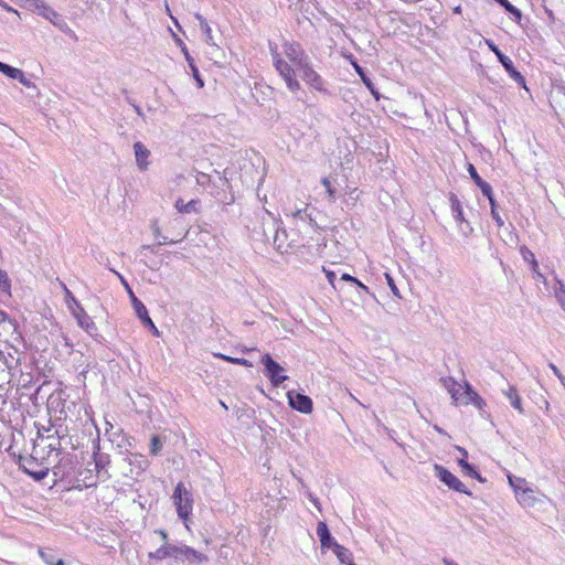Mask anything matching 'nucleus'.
Returning <instances> with one entry per match:
<instances>
[{
  "instance_id": "f257e3e1",
  "label": "nucleus",
  "mask_w": 565,
  "mask_h": 565,
  "mask_svg": "<svg viewBox=\"0 0 565 565\" xmlns=\"http://www.w3.org/2000/svg\"><path fill=\"white\" fill-rule=\"evenodd\" d=\"M270 55L275 70L284 79L288 89L292 93L298 92L300 89V83L296 78L295 68L281 57L277 51V46H270Z\"/></svg>"
},
{
  "instance_id": "f03ea898",
  "label": "nucleus",
  "mask_w": 565,
  "mask_h": 565,
  "mask_svg": "<svg viewBox=\"0 0 565 565\" xmlns=\"http://www.w3.org/2000/svg\"><path fill=\"white\" fill-rule=\"evenodd\" d=\"M173 503L177 508L178 516L182 520H186L193 509L192 493L184 487L182 482H179L172 494Z\"/></svg>"
},
{
  "instance_id": "7ed1b4c3",
  "label": "nucleus",
  "mask_w": 565,
  "mask_h": 565,
  "mask_svg": "<svg viewBox=\"0 0 565 565\" xmlns=\"http://www.w3.org/2000/svg\"><path fill=\"white\" fill-rule=\"evenodd\" d=\"M122 471L126 477L137 479L147 468L148 461L140 454H130L122 460Z\"/></svg>"
},
{
  "instance_id": "20e7f679",
  "label": "nucleus",
  "mask_w": 565,
  "mask_h": 565,
  "mask_svg": "<svg viewBox=\"0 0 565 565\" xmlns=\"http://www.w3.org/2000/svg\"><path fill=\"white\" fill-rule=\"evenodd\" d=\"M486 43H487L488 47L497 55L498 60L500 61V63L502 64L504 70L509 73V75L518 84L525 87V78L519 71H516V68L513 65L512 60L510 57H508L507 55H504L491 40H486Z\"/></svg>"
},
{
  "instance_id": "39448f33",
  "label": "nucleus",
  "mask_w": 565,
  "mask_h": 565,
  "mask_svg": "<svg viewBox=\"0 0 565 565\" xmlns=\"http://www.w3.org/2000/svg\"><path fill=\"white\" fill-rule=\"evenodd\" d=\"M262 362L265 366V376L269 379L274 386H279L288 379V376L284 374L285 369L274 361L270 354H265Z\"/></svg>"
},
{
  "instance_id": "423d86ee",
  "label": "nucleus",
  "mask_w": 565,
  "mask_h": 565,
  "mask_svg": "<svg viewBox=\"0 0 565 565\" xmlns=\"http://www.w3.org/2000/svg\"><path fill=\"white\" fill-rule=\"evenodd\" d=\"M434 470L439 480L443 481L446 486H448V488L457 492L471 495V492L468 491L467 487L449 470L437 463L434 466Z\"/></svg>"
},
{
  "instance_id": "0eeeda50",
  "label": "nucleus",
  "mask_w": 565,
  "mask_h": 565,
  "mask_svg": "<svg viewBox=\"0 0 565 565\" xmlns=\"http://www.w3.org/2000/svg\"><path fill=\"white\" fill-rule=\"evenodd\" d=\"M284 55L297 67H301L309 61L308 55L305 53L302 46L297 42H285L282 44Z\"/></svg>"
},
{
  "instance_id": "6e6552de",
  "label": "nucleus",
  "mask_w": 565,
  "mask_h": 565,
  "mask_svg": "<svg viewBox=\"0 0 565 565\" xmlns=\"http://www.w3.org/2000/svg\"><path fill=\"white\" fill-rule=\"evenodd\" d=\"M300 72L301 78L310 85L313 89L323 92V79L322 77L312 68L310 64V60L305 63L301 67L298 68Z\"/></svg>"
},
{
  "instance_id": "1a4fd4ad",
  "label": "nucleus",
  "mask_w": 565,
  "mask_h": 565,
  "mask_svg": "<svg viewBox=\"0 0 565 565\" xmlns=\"http://www.w3.org/2000/svg\"><path fill=\"white\" fill-rule=\"evenodd\" d=\"M289 405L303 414H310L312 412V401L309 396L289 391L287 393Z\"/></svg>"
},
{
  "instance_id": "9d476101",
  "label": "nucleus",
  "mask_w": 565,
  "mask_h": 565,
  "mask_svg": "<svg viewBox=\"0 0 565 565\" xmlns=\"http://www.w3.org/2000/svg\"><path fill=\"white\" fill-rule=\"evenodd\" d=\"M72 316L76 319L77 324L84 329L89 335L97 334V327L93 319L86 313L85 309L82 306H77Z\"/></svg>"
},
{
  "instance_id": "9b49d317",
  "label": "nucleus",
  "mask_w": 565,
  "mask_h": 565,
  "mask_svg": "<svg viewBox=\"0 0 565 565\" xmlns=\"http://www.w3.org/2000/svg\"><path fill=\"white\" fill-rule=\"evenodd\" d=\"M175 559L189 561L191 563H204L207 561V556L195 551L194 548L181 545L175 547Z\"/></svg>"
},
{
  "instance_id": "f8f14e48",
  "label": "nucleus",
  "mask_w": 565,
  "mask_h": 565,
  "mask_svg": "<svg viewBox=\"0 0 565 565\" xmlns=\"http://www.w3.org/2000/svg\"><path fill=\"white\" fill-rule=\"evenodd\" d=\"M134 152L138 169L140 171H147L150 166V150L141 141H136L134 143Z\"/></svg>"
},
{
  "instance_id": "ddd939ff",
  "label": "nucleus",
  "mask_w": 565,
  "mask_h": 565,
  "mask_svg": "<svg viewBox=\"0 0 565 565\" xmlns=\"http://www.w3.org/2000/svg\"><path fill=\"white\" fill-rule=\"evenodd\" d=\"M317 535L320 540L322 552L328 548H332V551H334V545H340L330 534L328 525L322 521L318 523Z\"/></svg>"
},
{
  "instance_id": "4468645a",
  "label": "nucleus",
  "mask_w": 565,
  "mask_h": 565,
  "mask_svg": "<svg viewBox=\"0 0 565 565\" xmlns=\"http://www.w3.org/2000/svg\"><path fill=\"white\" fill-rule=\"evenodd\" d=\"M19 465L25 473L32 476L35 480H42L47 476V469H33V467L36 466V461L33 457H20Z\"/></svg>"
},
{
  "instance_id": "2eb2a0df",
  "label": "nucleus",
  "mask_w": 565,
  "mask_h": 565,
  "mask_svg": "<svg viewBox=\"0 0 565 565\" xmlns=\"http://www.w3.org/2000/svg\"><path fill=\"white\" fill-rule=\"evenodd\" d=\"M93 459H94L95 469H96V478L95 479H97L102 472L107 473L106 467L109 465L110 460H109L108 455L100 454L99 451L94 452ZM95 483H96V480H92L88 483H86V487L94 486Z\"/></svg>"
},
{
  "instance_id": "dca6fc26",
  "label": "nucleus",
  "mask_w": 565,
  "mask_h": 565,
  "mask_svg": "<svg viewBox=\"0 0 565 565\" xmlns=\"http://www.w3.org/2000/svg\"><path fill=\"white\" fill-rule=\"evenodd\" d=\"M468 172H469L471 179L475 181V183L480 188L483 195H486L487 198H490L493 195L492 186L488 182L483 181L480 178V175L478 174L473 164H471V163L468 164Z\"/></svg>"
},
{
  "instance_id": "f3484780",
  "label": "nucleus",
  "mask_w": 565,
  "mask_h": 565,
  "mask_svg": "<svg viewBox=\"0 0 565 565\" xmlns=\"http://www.w3.org/2000/svg\"><path fill=\"white\" fill-rule=\"evenodd\" d=\"M175 545L163 543L157 551L150 552L148 557L151 559L162 561L167 557L175 558Z\"/></svg>"
},
{
  "instance_id": "a211bd4d",
  "label": "nucleus",
  "mask_w": 565,
  "mask_h": 565,
  "mask_svg": "<svg viewBox=\"0 0 565 565\" xmlns=\"http://www.w3.org/2000/svg\"><path fill=\"white\" fill-rule=\"evenodd\" d=\"M271 231L274 232V245L277 252H287L289 244L286 243L287 233L285 230H279L275 223H271Z\"/></svg>"
},
{
  "instance_id": "6ab92c4d",
  "label": "nucleus",
  "mask_w": 565,
  "mask_h": 565,
  "mask_svg": "<svg viewBox=\"0 0 565 565\" xmlns=\"http://www.w3.org/2000/svg\"><path fill=\"white\" fill-rule=\"evenodd\" d=\"M129 297L137 317L141 320V322H145L147 318H150L146 306L136 297L131 289H129Z\"/></svg>"
},
{
  "instance_id": "aec40b11",
  "label": "nucleus",
  "mask_w": 565,
  "mask_h": 565,
  "mask_svg": "<svg viewBox=\"0 0 565 565\" xmlns=\"http://www.w3.org/2000/svg\"><path fill=\"white\" fill-rule=\"evenodd\" d=\"M443 384L448 391V393L451 395L454 402L458 404L459 401L461 399L459 393L462 390V386L459 383H457L452 377L443 379Z\"/></svg>"
},
{
  "instance_id": "412c9836",
  "label": "nucleus",
  "mask_w": 565,
  "mask_h": 565,
  "mask_svg": "<svg viewBox=\"0 0 565 565\" xmlns=\"http://www.w3.org/2000/svg\"><path fill=\"white\" fill-rule=\"evenodd\" d=\"M503 394L510 401L511 405L520 413L523 414L524 409L522 407L521 397L518 394V391L514 386L509 385L508 390H503Z\"/></svg>"
},
{
  "instance_id": "4be33fe9",
  "label": "nucleus",
  "mask_w": 565,
  "mask_h": 565,
  "mask_svg": "<svg viewBox=\"0 0 565 565\" xmlns=\"http://www.w3.org/2000/svg\"><path fill=\"white\" fill-rule=\"evenodd\" d=\"M461 399L458 404H469V403H479L481 401L480 396L471 388L469 384L466 383L465 387L459 393Z\"/></svg>"
},
{
  "instance_id": "5701e85b",
  "label": "nucleus",
  "mask_w": 565,
  "mask_h": 565,
  "mask_svg": "<svg viewBox=\"0 0 565 565\" xmlns=\"http://www.w3.org/2000/svg\"><path fill=\"white\" fill-rule=\"evenodd\" d=\"M337 558L339 559L341 565H355L353 563L352 553L342 545H334V551Z\"/></svg>"
},
{
  "instance_id": "b1692460",
  "label": "nucleus",
  "mask_w": 565,
  "mask_h": 565,
  "mask_svg": "<svg viewBox=\"0 0 565 565\" xmlns=\"http://www.w3.org/2000/svg\"><path fill=\"white\" fill-rule=\"evenodd\" d=\"M195 19L199 21L200 29L205 36V39H204L205 43L209 45L215 46L216 43L214 42V39L212 35V30H211L207 21L205 20V18H203L200 13H195Z\"/></svg>"
},
{
  "instance_id": "393cba45",
  "label": "nucleus",
  "mask_w": 565,
  "mask_h": 565,
  "mask_svg": "<svg viewBox=\"0 0 565 565\" xmlns=\"http://www.w3.org/2000/svg\"><path fill=\"white\" fill-rule=\"evenodd\" d=\"M533 489H524L522 491L518 490V501L524 507H534L536 503V499L533 495Z\"/></svg>"
},
{
  "instance_id": "a878e982",
  "label": "nucleus",
  "mask_w": 565,
  "mask_h": 565,
  "mask_svg": "<svg viewBox=\"0 0 565 565\" xmlns=\"http://www.w3.org/2000/svg\"><path fill=\"white\" fill-rule=\"evenodd\" d=\"M449 200L455 220L460 223L465 222L463 212L459 199L455 194H451Z\"/></svg>"
},
{
  "instance_id": "bb28decb",
  "label": "nucleus",
  "mask_w": 565,
  "mask_h": 565,
  "mask_svg": "<svg viewBox=\"0 0 565 565\" xmlns=\"http://www.w3.org/2000/svg\"><path fill=\"white\" fill-rule=\"evenodd\" d=\"M199 202L196 200H191L186 203H184L183 200L179 199L177 200L174 206L180 213H191L196 211V205Z\"/></svg>"
},
{
  "instance_id": "cd10ccee",
  "label": "nucleus",
  "mask_w": 565,
  "mask_h": 565,
  "mask_svg": "<svg viewBox=\"0 0 565 565\" xmlns=\"http://www.w3.org/2000/svg\"><path fill=\"white\" fill-rule=\"evenodd\" d=\"M39 554L47 565H65V563L61 558L56 559L53 551L51 550H40Z\"/></svg>"
},
{
  "instance_id": "c85d7f7f",
  "label": "nucleus",
  "mask_w": 565,
  "mask_h": 565,
  "mask_svg": "<svg viewBox=\"0 0 565 565\" xmlns=\"http://www.w3.org/2000/svg\"><path fill=\"white\" fill-rule=\"evenodd\" d=\"M62 288L64 290V294H65V303L67 306V309L73 312V310L77 307V306H82L77 299L74 297V295L72 294V291L66 287L65 284H62Z\"/></svg>"
},
{
  "instance_id": "c756f323",
  "label": "nucleus",
  "mask_w": 565,
  "mask_h": 565,
  "mask_svg": "<svg viewBox=\"0 0 565 565\" xmlns=\"http://www.w3.org/2000/svg\"><path fill=\"white\" fill-rule=\"evenodd\" d=\"M554 295L559 306L565 310V285L562 280L556 278V287L554 288Z\"/></svg>"
},
{
  "instance_id": "7c9ffc66",
  "label": "nucleus",
  "mask_w": 565,
  "mask_h": 565,
  "mask_svg": "<svg viewBox=\"0 0 565 565\" xmlns=\"http://www.w3.org/2000/svg\"><path fill=\"white\" fill-rule=\"evenodd\" d=\"M458 465L462 468L463 472L470 477H473L478 480H482L480 475L476 471V469L468 463L465 458L458 460Z\"/></svg>"
},
{
  "instance_id": "2f4dec72",
  "label": "nucleus",
  "mask_w": 565,
  "mask_h": 565,
  "mask_svg": "<svg viewBox=\"0 0 565 565\" xmlns=\"http://www.w3.org/2000/svg\"><path fill=\"white\" fill-rule=\"evenodd\" d=\"M509 483L513 488V490L515 492V497H518V490L522 491L524 489H530L529 487H526L525 479H522V478L509 477Z\"/></svg>"
},
{
  "instance_id": "473e14b6",
  "label": "nucleus",
  "mask_w": 565,
  "mask_h": 565,
  "mask_svg": "<svg viewBox=\"0 0 565 565\" xmlns=\"http://www.w3.org/2000/svg\"><path fill=\"white\" fill-rule=\"evenodd\" d=\"M0 72L10 78L20 76V68L12 67L6 63L0 62Z\"/></svg>"
},
{
  "instance_id": "72a5a7b5",
  "label": "nucleus",
  "mask_w": 565,
  "mask_h": 565,
  "mask_svg": "<svg viewBox=\"0 0 565 565\" xmlns=\"http://www.w3.org/2000/svg\"><path fill=\"white\" fill-rule=\"evenodd\" d=\"M488 199H489L490 206H491V215H492L493 220L495 221L497 225L499 227H502L504 225V221L502 220V217L500 216V214L497 211V204H495V200H494L493 195Z\"/></svg>"
},
{
  "instance_id": "f704fd0d",
  "label": "nucleus",
  "mask_w": 565,
  "mask_h": 565,
  "mask_svg": "<svg viewBox=\"0 0 565 565\" xmlns=\"http://www.w3.org/2000/svg\"><path fill=\"white\" fill-rule=\"evenodd\" d=\"M216 358H220L222 360L228 361L234 364L245 365V366H252V363L246 359H239V358H231L227 355H224L222 353L214 354Z\"/></svg>"
},
{
  "instance_id": "c9c22d12",
  "label": "nucleus",
  "mask_w": 565,
  "mask_h": 565,
  "mask_svg": "<svg viewBox=\"0 0 565 565\" xmlns=\"http://www.w3.org/2000/svg\"><path fill=\"white\" fill-rule=\"evenodd\" d=\"M353 66H354V70L356 71V73L360 75L363 84L367 88H372V81L369 76H366V74L364 73V70L356 63H353Z\"/></svg>"
},
{
  "instance_id": "e433bc0d",
  "label": "nucleus",
  "mask_w": 565,
  "mask_h": 565,
  "mask_svg": "<svg viewBox=\"0 0 565 565\" xmlns=\"http://www.w3.org/2000/svg\"><path fill=\"white\" fill-rule=\"evenodd\" d=\"M291 215L295 220L299 218L303 222H306V221L312 222V217L310 214H308L307 209H298V210L294 211L291 213Z\"/></svg>"
},
{
  "instance_id": "4c0bfd02",
  "label": "nucleus",
  "mask_w": 565,
  "mask_h": 565,
  "mask_svg": "<svg viewBox=\"0 0 565 565\" xmlns=\"http://www.w3.org/2000/svg\"><path fill=\"white\" fill-rule=\"evenodd\" d=\"M321 183L326 188L329 201L334 202V200H335V190L332 188L331 182L329 181V179L328 178H323L321 180Z\"/></svg>"
},
{
  "instance_id": "58836bf2",
  "label": "nucleus",
  "mask_w": 565,
  "mask_h": 565,
  "mask_svg": "<svg viewBox=\"0 0 565 565\" xmlns=\"http://www.w3.org/2000/svg\"><path fill=\"white\" fill-rule=\"evenodd\" d=\"M543 4L555 8L557 11L565 10V0H543Z\"/></svg>"
},
{
  "instance_id": "ea45409f",
  "label": "nucleus",
  "mask_w": 565,
  "mask_h": 565,
  "mask_svg": "<svg viewBox=\"0 0 565 565\" xmlns=\"http://www.w3.org/2000/svg\"><path fill=\"white\" fill-rule=\"evenodd\" d=\"M161 441L158 436H153L151 438V445H150V452L152 455H158L159 450L161 449Z\"/></svg>"
},
{
  "instance_id": "a19ab883",
  "label": "nucleus",
  "mask_w": 565,
  "mask_h": 565,
  "mask_svg": "<svg viewBox=\"0 0 565 565\" xmlns=\"http://www.w3.org/2000/svg\"><path fill=\"white\" fill-rule=\"evenodd\" d=\"M10 288V281L6 271L0 269V290H8Z\"/></svg>"
},
{
  "instance_id": "79ce46f5",
  "label": "nucleus",
  "mask_w": 565,
  "mask_h": 565,
  "mask_svg": "<svg viewBox=\"0 0 565 565\" xmlns=\"http://www.w3.org/2000/svg\"><path fill=\"white\" fill-rule=\"evenodd\" d=\"M543 7L551 22H554L557 19V14L562 12L557 11L555 8H551L545 4H543Z\"/></svg>"
},
{
  "instance_id": "37998d69",
  "label": "nucleus",
  "mask_w": 565,
  "mask_h": 565,
  "mask_svg": "<svg viewBox=\"0 0 565 565\" xmlns=\"http://www.w3.org/2000/svg\"><path fill=\"white\" fill-rule=\"evenodd\" d=\"M385 279H386L387 285L390 286V288H391L392 292L394 294V296H396V297L401 298V296H399V291H398V289H397V287H396V285H395V282H394V280H393L392 276H391V275H388V274H385Z\"/></svg>"
},
{
  "instance_id": "c03bdc74",
  "label": "nucleus",
  "mask_w": 565,
  "mask_h": 565,
  "mask_svg": "<svg viewBox=\"0 0 565 565\" xmlns=\"http://www.w3.org/2000/svg\"><path fill=\"white\" fill-rule=\"evenodd\" d=\"M13 79H18L23 86L30 88V87H34V84L25 77L24 73L20 70V76L19 77H14Z\"/></svg>"
},
{
  "instance_id": "a18cd8bd",
  "label": "nucleus",
  "mask_w": 565,
  "mask_h": 565,
  "mask_svg": "<svg viewBox=\"0 0 565 565\" xmlns=\"http://www.w3.org/2000/svg\"><path fill=\"white\" fill-rule=\"evenodd\" d=\"M182 51H183V53H184L185 60H186V62H188L189 66L191 67L192 72L198 73V68H196V66H195V64H194V60H193V57L189 54V52H188L186 47H182Z\"/></svg>"
},
{
  "instance_id": "49530a36",
  "label": "nucleus",
  "mask_w": 565,
  "mask_h": 565,
  "mask_svg": "<svg viewBox=\"0 0 565 565\" xmlns=\"http://www.w3.org/2000/svg\"><path fill=\"white\" fill-rule=\"evenodd\" d=\"M521 253L523 255L524 260L529 262L530 264L531 262H534L535 255L530 249H527L526 247H522Z\"/></svg>"
},
{
  "instance_id": "de8ad7c7",
  "label": "nucleus",
  "mask_w": 565,
  "mask_h": 565,
  "mask_svg": "<svg viewBox=\"0 0 565 565\" xmlns=\"http://www.w3.org/2000/svg\"><path fill=\"white\" fill-rule=\"evenodd\" d=\"M145 327H148L150 331L153 333V335L159 337V330L154 326L151 318H147L145 322H142Z\"/></svg>"
},
{
  "instance_id": "09e8293b",
  "label": "nucleus",
  "mask_w": 565,
  "mask_h": 565,
  "mask_svg": "<svg viewBox=\"0 0 565 565\" xmlns=\"http://www.w3.org/2000/svg\"><path fill=\"white\" fill-rule=\"evenodd\" d=\"M498 3H500L508 12H510L511 9H514V6L511 4L508 0H495Z\"/></svg>"
},
{
  "instance_id": "8fccbe9b",
  "label": "nucleus",
  "mask_w": 565,
  "mask_h": 565,
  "mask_svg": "<svg viewBox=\"0 0 565 565\" xmlns=\"http://www.w3.org/2000/svg\"><path fill=\"white\" fill-rule=\"evenodd\" d=\"M326 276H327V278H328V281H329L333 287H335V285H334L335 274H334L333 271L326 270Z\"/></svg>"
},
{
  "instance_id": "3c124183",
  "label": "nucleus",
  "mask_w": 565,
  "mask_h": 565,
  "mask_svg": "<svg viewBox=\"0 0 565 565\" xmlns=\"http://www.w3.org/2000/svg\"><path fill=\"white\" fill-rule=\"evenodd\" d=\"M158 238H159V244L160 245L167 244V243L174 244V243H178L180 241V239H178V241H173V239L168 241V237L164 236V235H160Z\"/></svg>"
},
{
  "instance_id": "603ef678",
  "label": "nucleus",
  "mask_w": 565,
  "mask_h": 565,
  "mask_svg": "<svg viewBox=\"0 0 565 565\" xmlns=\"http://www.w3.org/2000/svg\"><path fill=\"white\" fill-rule=\"evenodd\" d=\"M340 280H343V281H351V282H358V279L352 277L351 275L349 274H343L340 278Z\"/></svg>"
},
{
  "instance_id": "864d4df0",
  "label": "nucleus",
  "mask_w": 565,
  "mask_h": 565,
  "mask_svg": "<svg viewBox=\"0 0 565 565\" xmlns=\"http://www.w3.org/2000/svg\"><path fill=\"white\" fill-rule=\"evenodd\" d=\"M45 17H46L49 20H51L54 24H57V23L53 20V18H58V14H57L55 11H53V10H49V11H47V13L45 14Z\"/></svg>"
},
{
  "instance_id": "5fc2aeb1",
  "label": "nucleus",
  "mask_w": 565,
  "mask_h": 565,
  "mask_svg": "<svg viewBox=\"0 0 565 565\" xmlns=\"http://www.w3.org/2000/svg\"><path fill=\"white\" fill-rule=\"evenodd\" d=\"M510 13H511L512 15H514V17H515V19H516L518 21H520V20H521V18H522V13H521V11H520L518 8H515V7H514V9H511V10H510Z\"/></svg>"
},
{
  "instance_id": "6e6d98bb",
  "label": "nucleus",
  "mask_w": 565,
  "mask_h": 565,
  "mask_svg": "<svg viewBox=\"0 0 565 565\" xmlns=\"http://www.w3.org/2000/svg\"><path fill=\"white\" fill-rule=\"evenodd\" d=\"M510 13H511L512 15H514V17H515V19H516L518 21H520V20H521V18H522V13H521V11H520L518 8H515V7H514V9H511V10H510Z\"/></svg>"
},
{
  "instance_id": "4d7b16f0",
  "label": "nucleus",
  "mask_w": 565,
  "mask_h": 565,
  "mask_svg": "<svg viewBox=\"0 0 565 565\" xmlns=\"http://www.w3.org/2000/svg\"><path fill=\"white\" fill-rule=\"evenodd\" d=\"M531 265H532V270L534 273H536L540 278H544L543 275L541 273H539V270H537L539 264H537L536 259H534V262H531Z\"/></svg>"
},
{
  "instance_id": "13d9d810",
  "label": "nucleus",
  "mask_w": 565,
  "mask_h": 565,
  "mask_svg": "<svg viewBox=\"0 0 565 565\" xmlns=\"http://www.w3.org/2000/svg\"><path fill=\"white\" fill-rule=\"evenodd\" d=\"M157 534L160 535L161 540L163 541V543H167V540H168V534L166 531L163 530H157L156 531Z\"/></svg>"
},
{
  "instance_id": "bf43d9fd",
  "label": "nucleus",
  "mask_w": 565,
  "mask_h": 565,
  "mask_svg": "<svg viewBox=\"0 0 565 565\" xmlns=\"http://www.w3.org/2000/svg\"><path fill=\"white\" fill-rule=\"evenodd\" d=\"M114 273L120 278L122 286H125V288L129 292V289H131V288L129 287L128 282L125 280V278L119 273H117V271H114Z\"/></svg>"
},
{
  "instance_id": "052dcab7",
  "label": "nucleus",
  "mask_w": 565,
  "mask_h": 565,
  "mask_svg": "<svg viewBox=\"0 0 565 565\" xmlns=\"http://www.w3.org/2000/svg\"><path fill=\"white\" fill-rule=\"evenodd\" d=\"M548 366L556 376H559L562 374L555 364L550 363Z\"/></svg>"
},
{
  "instance_id": "680f3d73",
  "label": "nucleus",
  "mask_w": 565,
  "mask_h": 565,
  "mask_svg": "<svg viewBox=\"0 0 565 565\" xmlns=\"http://www.w3.org/2000/svg\"><path fill=\"white\" fill-rule=\"evenodd\" d=\"M443 564H444V565H458L455 561L449 559V558H447V557H444V558H443Z\"/></svg>"
},
{
  "instance_id": "e2e57ef3",
  "label": "nucleus",
  "mask_w": 565,
  "mask_h": 565,
  "mask_svg": "<svg viewBox=\"0 0 565 565\" xmlns=\"http://www.w3.org/2000/svg\"><path fill=\"white\" fill-rule=\"evenodd\" d=\"M192 73H193V76L196 79L199 86L202 87L203 86V81L201 79V77L199 75V72L198 73L192 72Z\"/></svg>"
},
{
  "instance_id": "0e129e2a",
  "label": "nucleus",
  "mask_w": 565,
  "mask_h": 565,
  "mask_svg": "<svg viewBox=\"0 0 565 565\" xmlns=\"http://www.w3.org/2000/svg\"><path fill=\"white\" fill-rule=\"evenodd\" d=\"M371 94L376 98L379 99L380 98V94L376 92L374 85L372 84V88H369Z\"/></svg>"
},
{
  "instance_id": "69168bd1",
  "label": "nucleus",
  "mask_w": 565,
  "mask_h": 565,
  "mask_svg": "<svg viewBox=\"0 0 565 565\" xmlns=\"http://www.w3.org/2000/svg\"><path fill=\"white\" fill-rule=\"evenodd\" d=\"M457 450H458L460 454H462V456H463V457H467V456H468V452H467V450H466L465 448H462V447H457Z\"/></svg>"
},
{
  "instance_id": "338daca9",
  "label": "nucleus",
  "mask_w": 565,
  "mask_h": 565,
  "mask_svg": "<svg viewBox=\"0 0 565 565\" xmlns=\"http://www.w3.org/2000/svg\"><path fill=\"white\" fill-rule=\"evenodd\" d=\"M134 108H135L136 113H137L139 116H143L142 110H141V108H140L138 105H134Z\"/></svg>"
},
{
  "instance_id": "774afa93",
  "label": "nucleus",
  "mask_w": 565,
  "mask_h": 565,
  "mask_svg": "<svg viewBox=\"0 0 565 565\" xmlns=\"http://www.w3.org/2000/svg\"><path fill=\"white\" fill-rule=\"evenodd\" d=\"M557 377H558V380H559L561 384L563 385V387L565 388V376L561 374V375H559V376H557Z\"/></svg>"
}]
</instances>
